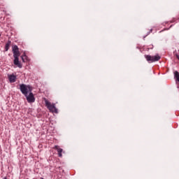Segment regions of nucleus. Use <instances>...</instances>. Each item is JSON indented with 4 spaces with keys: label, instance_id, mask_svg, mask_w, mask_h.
Instances as JSON below:
<instances>
[{
    "label": "nucleus",
    "instance_id": "6",
    "mask_svg": "<svg viewBox=\"0 0 179 179\" xmlns=\"http://www.w3.org/2000/svg\"><path fill=\"white\" fill-rule=\"evenodd\" d=\"M14 65L18 66V68H22V64L19 62V57H14Z\"/></svg>",
    "mask_w": 179,
    "mask_h": 179
},
{
    "label": "nucleus",
    "instance_id": "13",
    "mask_svg": "<svg viewBox=\"0 0 179 179\" xmlns=\"http://www.w3.org/2000/svg\"><path fill=\"white\" fill-rule=\"evenodd\" d=\"M41 179H44V178H42Z\"/></svg>",
    "mask_w": 179,
    "mask_h": 179
},
{
    "label": "nucleus",
    "instance_id": "11",
    "mask_svg": "<svg viewBox=\"0 0 179 179\" xmlns=\"http://www.w3.org/2000/svg\"><path fill=\"white\" fill-rule=\"evenodd\" d=\"M176 58L178 59V61H179V55H178V54H176Z\"/></svg>",
    "mask_w": 179,
    "mask_h": 179
},
{
    "label": "nucleus",
    "instance_id": "12",
    "mask_svg": "<svg viewBox=\"0 0 179 179\" xmlns=\"http://www.w3.org/2000/svg\"><path fill=\"white\" fill-rule=\"evenodd\" d=\"M0 37H1V34H0Z\"/></svg>",
    "mask_w": 179,
    "mask_h": 179
},
{
    "label": "nucleus",
    "instance_id": "5",
    "mask_svg": "<svg viewBox=\"0 0 179 179\" xmlns=\"http://www.w3.org/2000/svg\"><path fill=\"white\" fill-rule=\"evenodd\" d=\"M13 57H20V52H19V48L17 45H14L13 47Z\"/></svg>",
    "mask_w": 179,
    "mask_h": 179
},
{
    "label": "nucleus",
    "instance_id": "7",
    "mask_svg": "<svg viewBox=\"0 0 179 179\" xmlns=\"http://www.w3.org/2000/svg\"><path fill=\"white\" fill-rule=\"evenodd\" d=\"M54 149L57 150L58 156H59V157H61L62 156V152L64 150H62V148H60L59 146H58V145H55Z\"/></svg>",
    "mask_w": 179,
    "mask_h": 179
},
{
    "label": "nucleus",
    "instance_id": "3",
    "mask_svg": "<svg viewBox=\"0 0 179 179\" xmlns=\"http://www.w3.org/2000/svg\"><path fill=\"white\" fill-rule=\"evenodd\" d=\"M145 59H147L148 62H156L160 59V56L159 55H156L155 56H150L149 55H145Z\"/></svg>",
    "mask_w": 179,
    "mask_h": 179
},
{
    "label": "nucleus",
    "instance_id": "1",
    "mask_svg": "<svg viewBox=\"0 0 179 179\" xmlns=\"http://www.w3.org/2000/svg\"><path fill=\"white\" fill-rule=\"evenodd\" d=\"M20 90L22 94H24V96H27V94H29V93H30L33 89L29 85L22 84L20 85Z\"/></svg>",
    "mask_w": 179,
    "mask_h": 179
},
{
    "label": "nucleus",
    "instance_id": "8",
    "mask_svg": "<svg viewBox=\"0 0 179 179\" xmlns=\"http://www.w3.org/2000/svg\"><path fill=\"white\" fill-rule=\"evenodd\" d=\"M8 79L10 83H15V82H16V76L15 75L9 76Z\"/></svg>",
    "mask_w": 179,
    "mask_h": 179
},
{
    "label": "nucleus",
    "instance_id": "10",
    "mask_svg": "<svg viewBox=\"0 0 179 179\" xmlns=\"http://www.w3.org/2000/svg\"><path fill=\"white\" fill-rule=\"evenodd\" d=\"M27 57V56H26V55L21 56V58H22L23 62H24V59Z\"/></svg>",
    "mask_w": 179,
    "mask_h": 179
},
{
    "label": "nucleus",
    "instance_id": "2",
    "mask_svg": "<svg viewBox=\"0 0 179 179\" xmlns=\"http://www.w3.org/2000/svg\"><path fill=\"white\" fill-rule=\"evenodd\" d=\"M45 107L48 108L50 113H55V114H58V109L55 107V104H51V102L48 101V100H45Z\"/></svg>",
    "mask_w": 179,
    "mask_h": 179
},
{
    "label": "nucleus",
    "instance_id": "9",
    "mask_svg": "<svg viewBox=\"0 0 179 179\" xmlns=\"http://www.w3.org/2000/svg\"><path fill=\"white\" fill-rule=\"evenodd\" d=\"M9 47H10V41H8L5 46V51H8L9 50Z\"/></svg>",
    "mask_w": 179,
    "mask_h": 179
},
{
    "label": "nucleus",
    "instance_id": "4",
    "mask_svg": "<svg viewBox=\"0 0 179 179\" xmlns=\"http://www.w3.org/2000/svg\"><path fill=\"white\" fill-rule=\"evenodd\" d=\"M28 103H34V101H36V98H34V94H33L31 92H29V94H27V96H25Z\"/></svg>",
    "mask_w": 179,
    "mask_h": 179
}]
</instances>
